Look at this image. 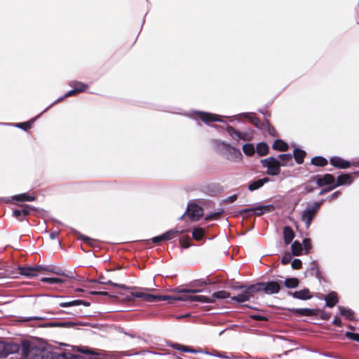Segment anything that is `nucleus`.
Returning a JSON list of instances; mask_svg holds the SVG:
<instances>
[{
  "label": "nucleus",
  "instance_id": "1",
  "mask_svg": "<svg viewBox=\"0 0 359 359\" xmlns=\"http://www.w3.org/2000/svg\"><path fill=\"white\" fill-rule=\"evenodd\" d=\"M215 147L217 150L222 151L228 160L236 161L242 158V154L239 149L231 147L224 141L215 140Z\"/></svg>",
  "mask_w": 359,
  "mask_h": 359
},
{
  "label": "nucleus",
  "instance_id": "2",
  "mask_svg": "<svg viewBox=\"0 0 359 359\" xmlns=\"http://www.w3.org/2000/svg\"><path fill=\"white\" fill-rule=\"evenodd\" d=\"M236 290H242L243 292L236 296L231 297L232 301H236L238 303H243L249 301L253 296V294L261 291V288L259 285H240L233 287Z\"/></svg>",
  "mask_w": 359,
  "mask_h": 359
},
{
  "label": "nucleus",
  "instance_id": "3",
  "mask_svg": "<svg viewBox=\"0 0 359 359\" xmlns=\"http://www.w3.org/2000/svg\"><path fill=\"white\" fill-rule=\"evenodd\" d=\"M261 163L264 168H267L266 173L269 175L276 176L280 172V161L273 156H271L261 160Z\"/></svg>",
  "mask_w": 359,
  "mask_h": 359
},
{
  "label": "nucleus",
  "instance_id": "4",
  "mask_svg": "<svg viewBox=\"0 0 359 359\" xmlns=\"http://www.w3.org/2000/svg\"><path fill=\"white\" fill-rule=\"evenodd\" d=\"M186 214L191 221H198L203 215V210L196 202L190 201L188 203L186 212L179 219H183Z\"/></svg>",
  "mask_w": 359,
  "mask_h": 359
},
{
  "label": "nucleus",
  "instance_id": "5",
  "mask_svg": "<svg viewBox=\"0 0 359 359\" xmlns=\"http://www.w3.org/2000/svg\"><path fill=\"white\" fill-rule=\"evenodd\" d=\"M135 298L142 299L147 302H155L158 301H165L171 299L168 295H154L147 294L141 292H132L130 295L128 296V300L130 301Z\"/></svg>",
  "mask_w": 359,
  "mask_h": 359
},
{
  "label": "nucleus",
  "instance_id": "6",
  "mask_svg": "<svg viewBox=\"0 0 359 359\" xmlns=\"http://www.w3.org/2000/svg\"><path fill=\"white\" fill-rule=\"evenodd\" d=\"M317 212L316 207H313L311 204L307 205L306 208L302 211L301 219L302 221L305 223L307 229L309 228Z\"/></svg>",
  "mask_w": 359,
  "mask_h": 359
},
{
  "label": "nucleus",
  "instance_id": "7",
  "mask_svg": "<svg viewBox=\"0 0 359 359\" xmlns=\"http://www.w3.org/2000/svg\"><path fill=\"white\" fill-rule=\"evenodd\" d=\"M194 115H196L205 124H209L210 122L217 121L224 123V121L221 118V116L215 114L208 112L194 111H193Z\"/></svg>",
  "mask_w": 359,
  "mask_h": 359
},
{
  "label": "nucleus",
  "instance_id": "8",
  "mask_svg": "<svg viewBox=\"0 0 359 359\" xmlns=\"http://www.w3.org/2000/svg\"><path fill=\"white\" fill-rule=\"evenodd\" d=\"M257 285L267 294H278L280 290V285L278 281H269L259 283Z\"/></svg>",
  "mask_w": 359,
  "mask_h": 359
},
{
  "label": "nucleus",
  "instance_id": "9",
  "mask_svg": "<svg viewBox=\"0 0 359 359\" xmlns=\"http://www.w3.org/2000/svg\"><path fill=\"white\" fill-rule=\"evenodd\" d=\"M332 165L339 169H346L353 165L354 166L359 165V161L351 163L349 161L344 160L339 156H332L330 159Z\"/></svg>",
  "mask_w": 359,
  "mask_h": 359
},
{
  "label": "nucleus",
  "instance_id": "10",
  "mask_svg": "<svg viewBox=\"0 0 359 359\" xmlns=\"http://www.w3.org/2000/svg\"><path fill=\"white\" fill-rule=\"evenodd\" d=\"M318 187L333 186L335 184L334 177L331 174H325L323 176H315Z\"/></svg>",
  "mask_w": 359,
  "mask_h": 359
},
{
  "label": "nucleus",
  "instance_id": "11",
  "mask_svg": "<svg viewBox=\"0 0 359 359\" xmlns=\"http://www.w3.org/2000/svg\"><path fill=\"white\" fill-rule=\"evenodd\" d=\"M172 299L190 300L191 302H198L202 303H214L213 298H210L203 295H189L186 297H172Z\"/></svg>",
  "mask_w": 359,
  "mask_h": 359
},
{
  "label": "nucleus",
  "instance_id": "12",
  "mask_svg": "<svg viewBox=\"0 0 359 359\" xmlns=\"http://www.w3.org/2000/svg\"><path fill=\"white\" fill-rule=\"evenodd\" d=\"M31 210H34V208L29 205H22L20 209L13 210V215L20 221H22L25 217L30 213Z\"/></svg>",
  "mask_w": 359,
  "mask_h": 359
},
{
  "label": "nucleus",
  "instance_id": "13",
  "mask_svg": "<svg viewBox=\"0 0 359 359\" xmlns=\"http://www.w3.org/2000/svg\"><path fill=\"white\" fill-rule=\"evenodd\" d=\"M287 294L295 299L301 300H308L312 298V295L311 294L309 290L307 288L295 292H288Z\"/></svg>",
  "mask_w": 359,
  "mask_h": 359
},
{
  "label": "nucleus",
  "instance_id": "14",
  "mask_svg": "<svg viewBox=\"0 0 359 359\" xmlns=\"http://www.w3.org/2000/svg\"><path fill=\"white\" fill-rule=\"evenodd\" d=\"M274 210L275 207L273 205H257L252 208V213L261 216L265 212H271Z\"/></svg>",
  "mask_w": 359,
  "mask_h": 359
},
{
  "label": "nucleus",
  "instance_id": "15",
  "mask_svg": "<svg viewBox=\"0 0 359 359\" xmlns=\"http://www.w3.org/2000/svg\"><path fill=\"white\" fill-rule=\"evenodd\" d=\"M334 187H338L342 185H350L353 183V179L350 174H341L337 177Z\"/></svg>",
  "mask_w": 359,
  "mask_h": 359
},
{
  "label": "nucleus",
  "instance_id": "16",
  "mask_svg": "<svg viewBox=\"0 0 359 359\" xmlns=\"http://www.w3.org/2000/svg\"><path fill=\"white\" fill-rule=\"evenodd\" d=\"M90 283H98L102 285H111L115 287H118V288H122V289H129L130 288L125 285L116 283L109 280H107L103 276H100L98 278V279L90 280Z\"/></svg>",
  "mask_w": 359,
  "mask_h": 359
},
{
  "label": "nucleus",
  "instance_id": "17",
  "mask_svg": "<svg viewBox=\"0 0 359 359\" xmlns=\"http://www.w3.org/2000/svg\"><path fill=\"white\" fill-rule=\"evenodd\" d=\"M281 167H290L294 165L293 156L291 154H283L278 155Z\"/></svg>",
  "mask_w": 359,
  "mask_h": 359
},
{
  "label": "nucleus",
  "instance_id": "18",
  "mask_svg": "<svg viewBox=\"0 0 359 359\" xmlns=\"http://www.w3.org/2000/svg\"><path fill=\"white\" fill-rule=\"evenodd\" d=\"M269 182H270V179L267 177L255 180L249 184L248 189L250 191H255L261 188L262 186H264V184L268 183Z\"/></svg>",
  "mask_w": 359,
  "mask_h": 359
},
{
  "label": "nucleus",
  "instance_id": "19",
  "mask_svg": "<svg viewBox=\"0 0 359 359\" xmlns=\"http://www.w3.org/2000/svg\"><path fill=\"white\" fill-rule=\"evenodd\" d=\"M326 306L332 308L338 302L337 294L335 292H331L325 297Z\"/></svg>",
  "mask_w": 359,
  "mask_h": 359
},
{
  "label": "nucleus",
  "instance_id": "20",
  "mask_svg": "<svg viewBox=\"0 0 359 359\" xmlns=\"http://www.w3.org/2000/svg\"><path fill=\"white\" fill-rule=\"evenodd\" d=\"M294 237V233L292 229L289 226H285L283 228V239L286 245L290 244L292 241Z\"/></svg>",
  "mask_w": 359,
  "mask_h": 359
},
{
  "label": "nucleus",
  "instance_id": "21",
  "mask_svg": "<svg viewBox=\"0 0 359 359\" xmlns=\"http://www.w3.org/2000/svg\"><path fill=\"white\" fill-rule=\"evenodd\" d=\"M79 305H83L85 306H90V303L85 302L83 300H81V299L59 303V306L60 307H65V308L79 306Z\"/></svg>",
  "mask_w": 359,
  "mask_h": 359
},
{
  "label": "nucleus",
  "instance_id": "22",
  "mask_svg": "<svg viewBox=\"0 0 359 359\" xmlns=\"http://www.w3.org/2000/svg\"><path fill=\"white\" fill-rule=\"evenodd\" d=\"M69 86L75 89L78 93L86 91L88 88L87 84L77 81H69Z\"/></svg>",
  "mask_w": 359,
  "mask_h": 359
},
{
  "label": "nucleus",
  "instance_id": "23",
  "mask_svg": "<svg viewBox=\"0 0 359 359\" xmlns=\"http://www.w3.org/2000/svg\"><path fill=\"white\" fill-rule=\"evenodd\" d=\"M20 274L26 277L36 276V268L32 267H19Z\"/></svg>",
  "mask_w": 359,
  "mask_h": 359
},
{
  "label": "nucleus",
  "instance_id": "24",
  "mask_svg": "<svg viewBox=\"0 0 359 359\" xmlns=\"http://www.w3.org/2000/svg\"><path fill=\"white\" fill-rule=\"evenodd\" d=\"M305 156L306 152L302 149H295L293 151L292 156L298 164L303 163Z\"/></svg>",
  "mask_w": 359,
  "mask_h": 359
},
{
  "label": "nucleus",
  "instance_id": "25",
  "mask_svg": "<svg viewBox=\"0 0 359 359\" xmlns=\"http://www.w3.org/2000/svg\"><path fill=\"white\" fill-rule=\"evenodd\" d=\"M226 130L233 138H236V140L244 139L243 134L229 125H226Z\"/></svg>",
  "mask_w": 359,
  "mask_h": 359
},
{
  "label": "nucleus",
  "instance_id": "26",
  "mask_svg": "<svg viewBox=\"0 0 359 359\" xmlns=\"http://www.w3.org/2000/svg\"><path fill=\"white\" fill-rule=\"evenodd\" d=\"M74 233H75V235H76L79 240L82 241L83 242L88 244L90 246L95 245L96 240L93 239L87 236L83 235L82 233H81L80 232H79L77 231H74Z\"/></svg>",
  "mask_w": 359,
  "mask_h": 359
},
{
  "label": "nucleus",
  "instance_id": "27",
  "mask_svg": "<svg viewBox=\"0 0 359 359\" xmlns=\"http://www.w3.org/2000/svg\"><path fill=\"white\" fill-rule=\"evenodd\" d=\"M291 250L293 255L299 256L303 250L302 244L299 241H295L291 245Z\"/></svg>",
  "mask_w": 359,
  "mask_h": 359
},
{
  "label": "nucleus",
  "instance_id": "28",
  "mask_svg": "<svg viewBox=\"0 0 359 359\" xmlns=\"http://www.w3.org/2000/svg\"><path fill=\"white\" fill-rule=\"evenodd\" d=\"M273 148L278 151H287L288 149V145L282 140H276L273 144Z\"/></svg>",
  "mask_w": 359,
  "mask_h": 359
},
{
  "label": "nucleus",
  "instance_id": "29",
  "mask_svg": "<svg viewBox=\"0 0 359 359\" xmlns=\"http://www.w3.org/2000/svg\"><path fill=\"white\" fill-rule=\"evenodd\" d=\"M339 313L345 316L348 320H353L354 318V312L351 309H347L344 306H339Z\"/></svg>",
  "mask_w": 359,
  "mask_h": 359
},
{
  "label": "nucleus",
  "instance_id": "30",
  "mask_svg": "<svg viewBox=\"0 0 359 359\" xmlns=\"http://www.w3.org/2000/svg\"><path fill=\"white\" fill-rule=\"evenodd\" d=\"M311 164H313L316 166L323 167V166L327 165L328 161L325 158H324L323 156H318L313 157L311 159Z\"/></svg>",
  "mask_w": 359,
  "mask_h": 359
},
{
  "label": "nucleus",
  "instance_id": "31",
  "mask_svg": "<svg viewBox=\"0 0 359 359\" xmlns=\"http://www.w3.org/2000/svg\"><path fill=\"white\" fill-rule=\"evenodd\" d=\"M299 283L297 278H287L284 281V285L287 288H296Z\"/></svg>",
  "mask_w": 359,
  "mask_h": 359
},
{
  "label": "nucleus",
  "instance_id": "32",
  "mask_svg": "<svg viewBox=\"0 0 359 359\" xmlns=\"http://www.w3.org/2000/svg\"><path fill=\"white\" fill-rule=\"evenodd\" d=\"M269 147L264 142H260L257 144L256 151L260 156H264L268 153Z\"/></svg>",
  "mask_w": 359,
  "mask_h": 359
},
{
  "label": "nucleus",
  "instance_id": "33",
  "mask_svg": "<svg viewBox=\"0 0 359 359\" xmlns=\"http://www.w3.org/2000/svg\"><path fill=\"white\" fill-rule=\"evenodd\" d=\"M14 200L18 201H33L35 198L32 196L29 195L28 194H17L13 197Z\"/></svg>",
  "mask_w": 359,
  "mask_h": 359
},
{
  "label": "nucleus",
  "instance_id": "34",
  "mask_svg": "<svg viewBox=\"0 0 359 359\" xmlns=\"http://www.w3.org/2000/svg\"><path fill=\"white\" fill-rule=\"evenodd\" d=\"M42 113H40L39 115L35 116L34 118L31 119L30 121L25 122V123H18L15 125V127L21 128L24 130H26L27 128H29L32 125V123L36 120L39 117L41 116Z\"/></svg>",
  "mask_w": 359,
  "mask_h": 359
},
{
  "label": "nucleus",
  "instance_id": "35",
  "mask_svg": "<svg viewBox=\"0 0 359 359\" xmlns=\"http://www.w3.org/2000/svg\"><path fill=\"white\" fill-rule=\"evenodd\" d=\"M238 116L248 118L252 124H254L256 127L259 128V123H260V121L257 117L252 116V114L242 113L240 114Z\"/></svg>",
  "mask_w": 359,
  "mask_h": 359
},
{
  "label": "nucleus",
  "instance_id": "36",
  "mask_svg": "<svg viewBox=\"0 0 359 359\" xmlns=\"http://www.w3.org/2000/svg\"><path fill=\"white\" fill-rule=\"evenodd\" d=\"M230 297V294L224 290H220L217 292H215L210 298H213L215 301V298L224 299Z\"/></svg>",
  "mask_w": 359,
  "mask_h": 359
},
{
  "label": "nucleus",
  "instance_id": "37",
  "mask_svg": "<svg viewBox=\"0 0 359 359\" xmlns=\"http://www.w3.org/2000/svg\"><path fill=\"white\" fill-rule=\"evenodd\" d=\"M204 236V231L202 228H194L192 231V236L196 241H200Z\"/></svg>",
  "mask_w": 359,
  "mask_h": 359
},
{
  "label": "nucleus",
  "instance_id": "38",
  "mask_svg": "<svg viewBox=\"0 0 359 359\" xmlns=\"http://www.w3.org/2000/svg\"><path fill=\"white\" fill-rule=\"evenodd\" d=\"M243 152L248 156H252L255 153V147L252 144L247 143L243 146Z\"/></svg>",
  "mask_w": 359,
  "mask_h": 359
},
{
  "label": "nucleus",
  "instance_id": "39",
  "mask_svg": "<svg viewBox=\"0 0 359 359\" xmlns=\"http://www.w3.org/2000/svg\"><path fill=\"white\" fill-rule=\"evenodd\" d=\"M180 231L175 229H170L164 233L168 241H170L175 237H177L180 234Z\"/></svg>",
  "mask_w": 359,
  "mask_h": 359
},
{
  "label": "nucleus",
  "instance_id": "40",
  "mask_svg": "<svg viewBox=\"0 0 359 359\" xmlns=\"http://www.w3.org/2000/svg\"><path fill=\"white\" fill-rule=\"evenodd\" d=\"M42 282L48 283L50 284H59L64 283V280L59 278H42Z\"/></svg>",
  "mask_w": 359,
  "mask_h": 359
},
{
  "label": "nucleus",
  "instance_id": "41",
  "mask_svg": "<svg viewBox=\"0 0 359 359\" xmlns=\"http://www.w3.org/2000/svg\"><path fill=\"white\" fill-rule=\"evenodd\" d=\"M311 265V266L310 270L311 271V273L314 274L317 278L319 279L320 278V273L318 266V263L316 261H313Z\"/></svg>",
  "mask_w": 359,
  "mask_h": 359
},
{
  "label": "nucleus",
  "instance_id": "42",
  "mask_svg": "<svg viewBox=\"0 0 359 359\" xmlns=\"http://www.w3.org/2000/svg\"><path fill=\"white\" fill-rule=\"evenodd\" d=\"M290 311L295 312L301 316H309L311 314V310L309 309H293Z\"/></svg>",
  "mask_w": 359,
  "mask_h": 359
},
{
  "label": "nucleus",
  "instance_id": "43",
  "mask_svg": "<svg viewBox=\"0 0 359 359\" xmlns=\"http://www.w3.org/2000/svg\"><path fill=\"white\" fill-rule=\"evenodd\" d=\"M237 215H243V217H248L252 215V208L240 210L237 212Z\"/></svg>",
  "mask_w": 359,
  "mask_h": 359
},
{
  "label": "nucleus",
  "instance_id": "44",
  "mask_svg": "<svg viewBox=\"0 0 359 359\" xmlns=\"http://www.w3.org/2000/svg\"><path fill=\"white\" fill-rule=\"evenodd\" d=\"M292 255L291 253L290 252H287L285 253L283 257H282V260H281V262L283 264H289L290 262H292Z\"/></svg>",
  "mask_w": 359,
  "mask_h": 359
},
{
  "label": "nucleus",
  "instance_id": "45",
  "mask_svg": "<svg viewBox=\"0 0 359 359\" xmlns=\"http://www.w3.org/2000/svg\"><path fill=\"white\" fill-rule=\"evenodd\" d=\"M301 187L304 189L303 193L305 194L313 191L314 189V187H312L309 182L302 184Z\"/></svg>",
  "mask_w": 359,
  "mask_h": 359
},
{
  "label": "nucleus",
  "instance_id": "46",
  "mask_svg": "<svg viewBox=\"0 0 359 359\" xmlns=\"http://www.w3.org/2000/svg\"><path fill=\"white\" fill-rule=\"evenodd\" d=\"M303 249L305 250L306 251V253H307L311 248V241L309 238H304L303 240Z\"/></svg>",
  "mask_w": 359,
  "mask_h": 359
},
{
  "label": "nucleus",
  "instance_id": "47",
  "mask_svg": "<svg viewBox=\"0 0 359 359\" xmlns=\"http://www.w3.org/2000/svg\"><path fill=\"white\" fill-rule=\"evenodd\" d=\"M302 263L299 259H294L291 262V266L294 269H299L302 267Z\"/></svg>",
  "mask_w": 359,
  "mask_h": 359
},
{
  "label": "nucleus",
  "instance_id": "48",
  "mask_svg": "<svg viewBox=\"0 0 359 359\" xmlns=\"http://www.w3.org/2000/svg\"><path fill=\"white\" fill-rule=\"evenodd\" d=\"M346 336L355 341L359 342V334L347 332Z\"/></svg>",
  "mask_w": 359,
  "mask_h": 359
},
{
  "label": "nucleus",
  "instance_id": "49",
  "mask_svg": "<svg viewBox=\"0 0 359 359\" xmlns=\"http://www.w3.org/2000/svg\"><path fill=\"white\" fill-rule=\"evenodd\" d=\"M222 213V212H213L209 215H207L205 217V219L206 221H209V220H211V219H216L218 218V217L219 216V215Z\"/></svg>",
  "mask_w": 359,
  "mask_h": 359
},
{
  "label": "nucleus",
  "instance_id": "50",
  "mask_svg": "<svg viewBox=\"0 0 359 359\" xmlns=\"http://www.w3.org/2000/svg\"><path fill=\"white\" fill-rule=\"evenodd\" d=\"M66 97H64V95L60 97L59 98L55 100L52 104H50L48 107H47L41 113L43 114V113L46 112V111L50 109L53 105H55V104H57L59 102H61L62 100H63Z\"/></svg>",
  "mask_w": 359,
  "mask_h": 359
},
{
  "label": "nucleus",
  "instance_id": "51",
  "mask_svg": "<svg viewBox=\"0 0 359 359\" xmlns=\"http://www.w3.org/2000/svg\"><path fill=\"white\" fill-rule=\"evenodd\" d=\"M336 187H334V185L333 186H328L327 187L325 188V189H323L320 192H319V195L320 196H322L329 191H331L332 190L334 189Z\"/></svg>",
  "mask_w": 359,
  "mask_h": 359
},
{
  "label": "nucleus",
  "instance_id": "52",
  "mask_svg": "<svg viewBox=\"0 0 359 359\" xmlns=\"http://www.w3.org/2000/svg\"><path fill=\"white\" fill-rule=\"evenodd\" d=\"M210 284L209 280H198L196 281L195 285L196 286H202L203 285H208Z\"/></svg>",
  "mask_w": 359,
  "mask_h": 359
},
{
  "label": "nucleus",
  "instance_id": "53",
  "mask_svg": "<svg viewBox=\"0 0 359 359\" xmlns=\"http://www.w3.org/2000/svg\"><path fill=\"white\" fill-rule=\"evenodd\" d=\"M203 290H189V289H184V290H181V292H184V293H190V294H194V293L201 292H203Z\"/></svg>",
  "mask_w": 359,
  "mask_h": 359
},
{
  "label": "nucleus",
  "instance_id": "54",
  "mask_svg": "<svg viewBox=\"0 0 359 359\" xmlns=\"http://www.w3.org/2000/svg\"><path fill=\"white\" fill-rule=\"evenodd\" d=\"M325 199H322L321 201H316V202H314L313 203H312L311 205L313 206V207H316V210L318 211L320 206L322 205V204L325 202Z\"/></svg>",
  "mask_w": 359,
  "mask_h": 359
},
{
  "label": "nucleus",
  "instance_id": "55",
  "mask_svg": "<svg viewBox=\"0 0 359 359\" xmlns=\"http://www.w3.org/2000/svg\"><path fill=\"white\" fill-rule=\"evenodd\" d=\"M341 192L339 191H335L330 196L327 197V200L332 201L336 198H337L340 195Z\"/></svg>",
  "mask_w": 359,
  "mask_h": 359
},
{
  "label": "nucleus",
  "instance_id": "56",
  "mask_svg": "<svg viewBox=\"0 0 359 359\" xmlns=\"http://www.w3.org/2000/svg\"><path fill=\"white\" fill-rule=\"evenodd\" d=\"M181 246L184 248H188L190 247V243L188 239L187 240H182L180 241Z\"/></svg>",
  "mask_w": 359,
  "mask_h": 359
},
{
  "label": "nucleus",
  "instance_id": "57",
  "mask_svg": "<svg viewBox=\"0 0 359 359\" xmlns=\"http://www.w3.org/2000/svg\"><path fill=\"white\" fill-rule=\"evenodd\" d=\"M332 324L337 327H341L342 325L341 320L338 317L334 318V319L332 320Z\"/></svg>",
  "mask_w": 359,
  "mask_h": 359
},
{
  "label": "nucleus",
  "instance_id": "58",
  "mask_svg": "<svg viewBox=\"0 0 359 359\" xmlns=\"http://www.w3.org/2000/svg\"><path fill=\"white\" fill-rule=\"evenodd\" d=\"M180 346H181L180 345L176 344L175 345V348L177 349V350H181V351H182L184 352H194V351L193 350L189 349L187 347L183 346L182 348H180Z\"/></svg>",
  "mask_w": 359,
  "mask_h": 359
},
{
  "label": "nucleus",
  "instance_id": "59",
  "mask_svg": "<svg viewBox=\"0 0 359 359\" xmlns=\"http://www.w3.org/2000/svg\"><path fill=\"white\" fill-rule=\"evenodd\" d=\"M252 318L256 320H267L266 317H265L264 316L257 315V314L252 316Z\"/></svg>",
  "mask_w": 359,
  "mask_h": 359
},
{
  "label": "nucleus",
  "instance_id": "60",
  "mask_svg": "<svg viewBox=\"0 0 359 359\" xmlns=\"http://www.w3.org/2000/svg\"><path fill=\"white\" fill-rule=\"evenodd\" d=\"M60 274L69 278H75L76 276L75 271H69L68 273H60Z\"/></svg>",
  "mask_w": 359,
  "mask_h": 359
},
{
  "label": "nucleus",
  "instance_id": "61",
  "mask_svg": "<svg viewBox=\"0 0 359 359\" xmlns=\"http://www.w3.org/2000/svg\"><path fill=\"white\" fill-rule=\"evenodd\" d=\"M78 351L86 354H93V353L87 348H79Z\"/></svg>",
  "mask_w": 359,
  "mask_h": 359
},
{
  "label": "nucleus",
  "instance_id": "62",
  "mask_svg": "<svg viewBox=\"0 0 359 359\" xmlns=\"http://www.w3.org/2000/svg\"><path fill=\"white\" fill-rule=\"evenodd\" d=\"M76 93H78L75 90V89H74V88H72V90H69L68 92H67V93L64 95V97H69V96L74 95H75V94H76Z\"/></svg>",
  "mask_w": 359,
  "mask_h": 359
},
{
  "label": "nucleus",
  "instance_id": "63",
  "mask_svg": "<svg viewBox=\"0 0 359 359\" xmlns=\"http://www.w3.org/2000/svg\"><path fill=\"white\" fill-rule=\"evenodd\" d=\"M58 235H59V231H54L50 232V238L51 240H54L58 236Z\"/></svg>",
  "mask_w": 359,
  "mask_h": 359
},
{
  "label": "nucleus",
  "instance_id": "64",
  "mask_svg": "<svg viewBox=\"0 0 359 359\" xmlns=\"http://www.w3.org/2000/svg\"><path fill=\"white\" fill-rule=\"evenodd\" d=\"M237 195L236 194H233L232 196H229L227 198H226V201L227 202H229V203H232L233 201H235L236 199H237Z\"/></svg>",
  "mask_w": 359,
  "mask_h": 359
}]
</instances>
